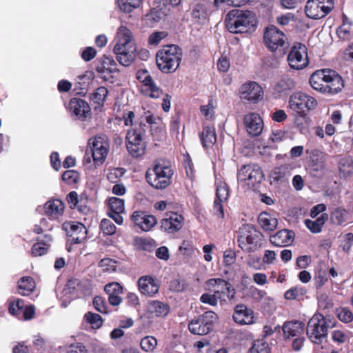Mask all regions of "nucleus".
Instances as JSON below:
<instances>
[{
    "mask_svg": "<svg viewBox=\"0 0 353 353\" xmlns=\"http://www.w3.org/2000/svg\"><path fill=\"white\" fill-rule=\"evenodd\" d=\"M174 170L171 163L165 159H158L145 172L148 183L156 190H164L172 183Z\"/></svg>",
    "mask_w": 353,
    "mask_h": 353,
    "instance_id": "f257e3e1",
    "label": "nucleus"
},
{
    "mask_svg": "<svg viewBox=\"0 0 353 353\" xmlns=\"http://www.w3.org/2000/svg\"><path fill=\"white\" fill-rule=\"evenodd\" d=\"M117 43L113 51L119 63L123 66L130 65L135 58L136 44L130 29L121 26L117 33Z\"/></svg>",
    "mask_w": 353,
    "mask_h": 353,
    "instance_id": "f03ea898",
    "label": "nucleus"
},
{
    "mask_svg": "<svg viewBox=\"0 0 353 353\" xmlns=\"http://www.w3.org/2000/svg\"><path fill=\"white\" fill-rule=\"evenodd\" d=\"M225 22L228 30L234 34L254 32L258 23L254 12L238 9L230 10Z\"/></svg>",
    "mask_w": 353,
    "mask_h": 353,
    "instance_id": "7ed1b4c3",
    "label": "nucleus"
},
{
    "mask_svg": "<svg viewBox=\"0 0 353 353\" xmlns=\"http://www.w3.org/2000/svg\"><path fill=\"white\" fill-rule=\"evenodd\" d=\"M149 126L140 121L128 131L125 137V145L128 152L133 158L142 157L146 151L147 143L145 141L146 131Z\"/></svg>",
    "mask_w": 353,
    "mask_h": 353,
    "instance_id": "20e7f679",
    "label": "nucleus"
},
{
    "mask_svg": "<svg viewBox=\"0 0 353 353\" xmlns=\"http://www.w3.org/2000/svg\"><path fill=\"white\" fill-rule=\"evenodd\" d=\"M182 49L177 45L163 46L156 54L158 68L164 73H172L179 67L182 59Z\"/></svg>",
    "mask_w": 353,
    "mask_h": 353,
    "instance_id": "39448f33",
    "label": "nucleus"
},
{
    "mask_svg": "<svg viewBox=\"0 0 353 353\" xmlns=\"http://www.w3.org/2000/svg\"><path fill=\"white\" fill-rule=\"evenodd\" d=\"M237 233L238 246L245 252L252 253L263 245L264 236L252 224H243Z\"/></svg>",
    "mask_w": 353,
    "mask_h": 353,
    "instance_id": "423d86ee",
    "label": "nucleus"
},
{
    "mask_svg": "<svg viewBox=\"0 0 353 353\" xmlns=\"http://www.w3.org/2000/svg\"><path fill=\"white\" fill-rule=\"evenodd\" d=\"M263 43L269 51L279 57L286 54L290 47L286 35L273 25H270L265 29Z\"/></svg>",
    "mask_w": 353,
    "mask_h": 353,
    "instance_id": "0eeeda50",
    "label": "nucleus"
},
{
    "mask_svg": "<svg viewBox=\"0 0 353 353\" xmlns=\"http://www.w3.org/2000/svg\"><path fill=\"white\" fill-rule=\"evenodd\" d=\"M335 326V321L330 316H324L316 313L309 320L307 325V335L314 343L319 344L327 335L329 328Z\"/></svg>",
    "mask_w": 353,
    "mask_h": 353,
    "instance_id": "6e6552de",
    "label": "nucleus"
},
{
    "mask_svg": "<svg viewBox=\"0 0 353 353\" xmlns=\"http://www.w3.org/2000/svg\"><path fill=\"white\" fill-rule=\"evenodd\" d=\"M88 144L94 165H102L110 151V143L107 137L96 135L88 140Z\"/></svg>",
    "mask_w": 353,
    "mask_h": 353,
    "instance_id": "1a4fd4ad",
    "label": "nucleus"
},
{
    "mask_svg": "<svg viewBox=\"0 0 353 353\" xmlns=\"http://www.w3.org/2000/svg\"><path fill=\"white\" fill-rule=\"evenodd\" d=\"M318 105L316 99L303 92H296L290 95L288 101L289 108L294 112L308 113L316 109Z\"/></svg>",
    "mask_w": 353,
    "mask_h": 353,
    "instance_id": "9d476101",
    "label": "nucleus"
},
{
    "mask_svg": "<svg viewBox=\"0 0 353 353\" xmlns=\"http://www.w3.org/2000/svg\"><path fill=\"white\" fill-rule=\"evenodd\" d=\"M216 314L212 311H207L188 323V329L193 334L206 335L212 331Z\"/></svg>",
    "mask_w": 353,
    "mask_h": 353,
    "instance_id": "9b49d317",
    "label": "nucleus"
},
{
    "mask_svg": "<svg viewBox=\"0 0 353 353\" xmlns=\"http://www.w3.org/2000/svg\"><path fill=\"white\" fill-rule=\"evenodd\" d=\"M287 61L290 67L294 70H301L307 66L309 61L306 46L300 42L294 43L288 53Z\"/></svg>",
    "mask_w": 353,
    "mask_h": 353,
    "instance_id": "f8f14e48",
    "label": "nucleus"
},
{
    "mask_svg": "<svg viewBox=\"0 0 353 353\" xmlns=\"http://www.w3.org/2000/svg\"><path fill=\"white\" fill-rule=\"evenodd\" d=\"M238 180L245 182L248 186L254 188L261 183L264 175L261 168L256 164L243 165L238 171Z\"/></svg>",
    "mask_w": 353,
    "mask_h": 353,
    "instance_id": "ddd939ff",
    "label": "nucleus"
},
{
    "mask_svg": "<svg viewBox=\"0 0 353 353\" xmlns=\"http://www.w3.org/2000/svg\"><path fill=\"white\" fill-rule=\"evenodd\" d=\"M159 229L168 234H174L179 232L185 224L184 216L173 211H168L164 213L163 217L160 220Z\"/></svg>",
    "mask_w": 353,
    "mask_h": 353,
    "instance_id": "4468645a",
    "label": "nucleus"
},
{
    "mask_svg": "<svg viewBox=\"0 0 353 353\" xmlns=\"http://www.w3.org/2000/svg\"><path fill=\"white\" fill-rule=\"evenodd\" d=\"M131 221L135 226L144 232H149L154 228L157 223V218L145 210H136L130 216Z\"/></svg>",
    "mask_w": 353,
    "mask_h": 353,
    "instance_id": "2eb2a0df",
    "label": "nucleus"
},
{
    "mask_svg": "<svg viewBox=\"0 0 353 353\" xmlns=\"http://www.w3.org/2000/svg\"><path fill=\"white\" fill-rule=\"evenodd\" d=\"M307 171L310 175L316 178H321L324 175L325 162L323 152L317 149L311 150Z\"/></svg>",
    "mask_w": 353,
    "mask_h": 353,
    "instance_id": "dca6fc26",
    "label": "nucleus"
},
{
    "mask_svg": "<svg viewBox=\"0 0 353 353\" xmlns=\"http://www.w3.org/2000/svg\"><path fill=\"white\" fill-rule=\"evenodd\" d=\"M330 6V4H325L323 0H308L305 7V12L310 19H321L332 10Z\"/></svg>",
    "mask_w": 353,
    "mask_h": 353,
    "instance_id": "f3484780",
    "label": "nucleus"
},
{
    "mask_svg": "<svg viewBox=\"0 0 353 353\" xmlns=\"http://www.w3.org/2000/svg\"><path fill=\"white\" fill-rule=\"evenodd\" d=\"M243 122L248 135L259 137L263 129V121L258 113L249 112L244 115Z\"/></svg>",
    "mask_w": 353,
    "mask_h": 353,
    "instance_id": "a211bd4d",
    "label": "nucleus"
},
{
    "mask_svg": "<svg viewBox=\"0 0 353 353\" xmlns=\"http://www.w3.org/2000/svg\"><path fill=\"white\" fill-rule=\"evenodd\" d=\"M137 285L140 293L148 297L154 296L160 288L159 280L152 275L141 276L137 281Z\"/></svg>",
    "mask_w": 353,
    "mask_h": 353,
    "instance_id": "6ab92c4d",
    "label": "nucleus"
},
{
    "mask_svg": "<svg viewBox=\"0 0 353 353\" xmlns=\"http://www.w3.org/2000/svg\"><path fill=\"white\" fill-rule=\"evenodd\" d=\"M68 108L70 111L80 121H84L90 118L91 108L88 102L80 98H72Z\"/></svg>",
    "mask_w": 353,
    "mask_h": 353,
    "instance_id": "aec40b11",
    "label": "nucleus"
},
{
    "mask_svg": "<svg viewBox=\"0 0 353 353\" xmlns=\"http://www.w3.org/2000/svg\"><path fill=\"white\" fill-rule=\"evenodd\" d=\"M240 94L242 99L256 103L262 99L263 91L258 83L249 81L241 85Z\"/></svg>",
    "mask_w": 353,
    "mask_h": 353,
    "instance_id": "412c9836",
    "label": "nucleus"
},
{
    "mask_svg": "<svg viewBox=\"0 0 353 353\" xmlns=\"http://www.w3.org/2000/svg\"><path fill=\"white\" fill-rule=\"evenodd\" d=\"M63 228L68 232L72 243L79 244L87 237V229L79 222L64 223Z\"/></svg>",
    "mask_w": 353,
    "mask_h": 353,
    "instance_id": "4be33fe9",
    "label": "nucleus"
},
{
    "mask_svg": "<svg viewBox=\"0 0 353 353\" xmlns=\"http://www.w3.org/2000/svg\"><path fill=\"white\" fill-rule=\"evenodd\" d=\"M295 87L294 79L288 74H283L274 85L273 94L276 98H281L288 95Z\"/></svg>",
    "mask_w": 353,
    "mask_h": 353,
    "instance_id": "5701e85b",
    "label": "nucleus"
},
{
    "mask_svg": "<svg viewBox=\"0 0 353 353\" xmlns=\"http://www.w3.org/2000/svg\"><path fill=\"white\" fill-rule=\"evenodd\" d=\"M327 75L325 94H334L338 93L344 87L342 77L336 71L331 69H327Z\"/></svg>",
    "mask_w": 353,
    "mask_h": 353,
    "instance_id": "b1692460",
    "label": "nucleus"
},
{
    "mask_svg": "<svg viewBox=\"0 0 353 353\" xmlns=\"http://www.w3.org/2000/svg\"><path fill=\"white\" fill-rule=\"evenodd\" d=\"M294 239V232L292 230L283 229L270 236V243L276 247H285L290 245Z\"/></svg>",
    "mask_w": 353,
    "mask_h": 353,
    "instance_id": "393cba45",
    "label": "nucleus"
},
{
    "mask_svg": "<svg viewBox=\"0 0 353 353\" xmlns=\"http://www.w3.org/2000/svg\"><path fill=\"white\" fill-rule=\"evenodd\" d=\"M65 210L63 202L58 199H50L44 205V211L50 219L56 220L63 215Z\"/></svg>",
    "mask_w": 353,
    "mask_h": 353,
    "instance_id": "a878e982",
    "label": "nucleus"
},
{
    "mask_svg": "<svg viewBox=\"0 0 353 353\" xmlns=\"http://www.w3.org/2000/svg\"><path fill=\"white\" fill-rule=\"evenodd\" d=\"M232 317L234 321L238 324H251L253 323V311L245 305L239 304L234 307Z\"/></svg>",
    "mask_w": 353,
    "mask_h": 353,
    "instance_id": "bb28decb",
    "label": "nucleus"
},
{
    "mask_svg": "<svg viewBox=\"0 0 353 353\" xmlns=\"http://www.w3.org/2000/svg\"><path fill=\"white\" fill-rule=\"evenodd\" d=\"M327 69L318 70L312 73L310 78L312 88L323 94H325V84L327 79Z\"/></svg>",
    "mask_w": 353,
    "mask_h": 353,
    "instance_id": "cd10ccee",
    "label": "nucleus"
},
{
    "mask_svg": "<svg viewBox=\"0 0 353 353\" xmlns=\"http://www.w3.org/2000/svg\"><path fill=\"white\" fill-rule=\"evenodd\" d=\"M31 248L30 254L32 257L41 256L47 254L50 248V243L52 241V236L50 234H46L43 239L37 238Z\"/></svg>",
    "mask_w": 353,
    "mask_h": 353,
    "instance_id": "c85d7f7f",
    "label": "nucleus"
},
{
    "mask_svg": "<svg viewBox=\"0 0 353 353\" xmlns=\"http://www.w3.org/2000/svg\"><path fill=\"white\" fill-rule=\"evenodd\" d=\"M292 166L290 164H283L275 167L270 173L269 177L272 182L282 183L288 181L291 175Z\"/></svg>",
    "mask_w": 353,
    "mask_h": 353,
    "instance_id": "c756f323",
    "label": "nucleus"
},
{
    "mask_svg": "<svg viewBox=\"0 0 353 353\" xmlns=\"http://www.w3.org/2000/svg\"><path fill=\"white\" fill-rule=\"evenodd\" d=\"M123 286L117 282L108 283L105 285L104 290L108 294V301L113 306L119 305L122 298Z\"/></svg>",
    "mask_w": 353,
    "mask_h": 353,
    "instance_id": "7c9ffc66",
    "label": "nucleus"
},
{
    "mask_svg": "<svg viewBox=\"0 0 353 353\" xmlns=\"http://www.w3.org/2000/svg\"><path fill=\"white\" fill-rule=\"evenodd\" d=\"M199 138L203 148L208 150L212 148L216 142V134L214 127L203 126Z\"/></svg>",
    "mask_w": 353,
    "mask_h": 353,
    "instance_id": "2f4dec72",
    "label": "nucleus"
},
{
    "mask_svg": "<svg viewBox=\"0 0 353 353\" xmlns=\"http://www.w3.org/2000/svg\"><path fill=\"white\" fill-rule=\"evenodd\" d=\"M305 324L300 321L285 322L283 325V332L285 338H290L302 334Z\"/></svg>",
    "mask_w": 353,
    "mask_h": 353,
    "instance_id": "473e14b6",
    "label": "nucleus"
},
{
    "mask_svg": "<svg viewBox=\"0 0 353 353\" xmlns=\"http://www.w3.org/2000/svg\"><path fill=\"white\" fill-rule=\"evenodd\" d=\"M141 83V92L143 94L154 99L159 98L163 95V91L156 85L151 76Z\"/></svg>",
    "mask_w": 353,
    "mask_h": 353,
    "instance_id": "72a5a7b5",
    "label": "nucleus"
},
{
    "mask_svg": "<svg viewBox=\"0 0 353 353\" xmlns=\"http://www.w3.org/2000/svg\"><path fill=\"white\" fill-rule=\"evenodd\" d=\"M147 311L150 314H154L157 317H164L169 313L170 306L167 303L153 300L148 302Z\"/></svg>",
    "mask_w": 353,
    "mask_h": 353,
    "instance_id": "f704fd0d",
    "label": "nucleus"
},
{
    "mask_svg": "<svg viewBox=\"0 0 353 353\" xmlns=\"http://www.w3.org/2000/svg\"><path fill=\"white\" fill-rule=\"evenodd\" d=\"M207 283L212 286H214L216 285L218 286H223V290H225L226 291L227 301H231L235 299L236 290L230 282L225 279L220 278L210 279L208 281Z\"/></svg>",
    "mask_w": 353,
    "mask_h": 353,
    "instance_id": "c9c22d12",
    "label": "nucleus"
},
{
    "mask_svg": "<svg viewBox=\"0 0 353 353\" xmlns=\"http://www.w3.org/2000/svg\"><path fill=\"white\" fill-rule=\"evenodd\" d=\"M258 223L264 231H273L278 225V220L272 214L263 212L258 216Z\"/></svg>",
    "mask_w": 353,
    "mask_h": 353,
    "instance_id": "e433bc0d",
    "label": "nucleus"
},
{
    "mask_svg": "<svg viewBox=\"0 0 353 353\" xmlns=\"http://www.w3.org/2000/svg\"><path fill=\"white\" fill-rule=\"evenodd\" d=\"M18 292L22 296H29L35 290V281L31 276H23L17 283Z\"/></svg>",
    "mask_w": 353,
    "mask_h": 353,
    "instance_id": "4c0bfd02",
    "label": "nucleus"
},
{
    "mask_svg": "<svg viewBox=\"0 0 353 353\" xmlns=\"http://www.w3.org/2000/svg\"><path fill=\"white\" fill-rule=\"evenodd\" d=\"M96 70L99 73H104L105 72L113 73L118 70L117 64L113 57L103 55V57L99 60Z\"/></svg>",
    "mask_w": 353,
    "mask_h": 353,
    "instance_id": "58836bf2",
    "label": "nucleus"
},
{
    "mask_svg": "<svg viewBox=\"0 0 353 353\" xmlns=\"http://www.w3.org/2000/svg\"><path fill=\"white\" fill-rule=\"evenodd\" d=\"M328 219V214L323 213L316 220L312 221L311 219H305L304 221L305 225L306 228L312 233L317 234L320 233L322 230V228Z\"/></svg>",
    "mask_w": 353,
    "mask_h": 353,
    "instance_id": "ea45409f",
    "label": "nucleus"
},
{
    "mask_svg": "<svg viewBox=\"0 0 353 353\" xmlns=\"http://www.w3.org/2000/svg\"><path fill=\"white\" fill-rule=\"evenodd\" d=\"M108 94V89L104 86H100L90 95V100L95 105L94 107L95 110L103 107Z\"/></svg>",
    "mask_w": 353,
    "mask_h": 353,
    "instance_id": "a19ab883",
    "label": "nucleus"
},
{
    "mask_svg": "<svg viewBox=\"0 0 353 353\" xmlns=\"http://www.w3.org/2000/svg\"><path fill=\"white\" fill-rule=\"evenodd\" d=\"M340 174L343 177L350 176L353 173V160L350 157H345L340 160L339 163Z\"/></svg>",
    "mask_w": 353,
    "mask_h": 353,
    "instance_id": "79ce46f5",
    "label": "nucleus"
},
{
    "mask_svg": "<svg viewBox=\"0 0 353 353\" xmlns=\"http://www.w3.org/2000/svg\"><path fill=\"white\" fill-rule=\"evenodd\" d=\"M26 305L23 299H17L9 303L8 311L12 316L21 318Z\"/></svg>",
    "mask_w": 353,
    "mask_h": 353,
    "instance_id": "37998d69",
    "label": "nucleus"
},
{
    "mask_svg": "<svg viewBox=\"0 0 353 353\" xmlns=\"http://www.w3.org/2000/svg\"><path fill=\"white\" fill-rule=\"evenodd\" d=\"M249 353H270V347L264 339L255 340L249 350Z\"/></svg>",
    "mask_w": 353,
    "mask_h": 353,
    "instance_id": "c03bdc74",
    "label": "nucleus"
},
{
    "mask_svg": "<svg viewBox=\"0 0 353 353\" xmlns=\"http://www.w3.org/2000/svg\"><path fill=\"white\" fill-rule=\"evenodd\" d=\"M83 319L94 329L100 328L103 322L102 317L99 314L92 312H86Z\"/></svg>",
    "mask_w": 353,
    "mask_h": 353,
    "instance_id": "a18cd8bd",
    "label": "nucleus"
},
{
    "mask_svg": "<svg viewBox=\"0 0 353 353\" xmlns=\"http://www.w3.org/2000/svg\"><path fill=\"white\" fill-rule=\"evenodd\" d=\"M157 345V340L154 336H146L140 341L141 348L146 352H152Z\"/></svg>",
    "mask_w": 353,
    "mask_h": 353,
    "instance_id": "49530a36",
    "label": "nucleus"
},
{
    "mask_svg": "<svg viewBox=\"0 0 353 353\" xmlns=\"http://www.w3.org/2000/svg\"><path fill=\"white\" fill-rule=\"evenodd\" d=\"M347 212L344 209L336 208L330 214V220L334 225H342L346 221Z\"/></svg>",
    "mask_w": 353,
    "mask_h": 353,
    "instance_id": "de8ad7c7",
    "label": "nucleus"
},
{
    "mask_svg": "<svg viewBox=\"0 0 353 353\" xmlns=\"http://www.w3.org/2000/svg\"><path fill=\"white\" fill-rule=\"evenodd\" d=\"M310 118L307 113L295 112L294 117V124L300 130H305L309 125Z\"/></svg>",
    "mask_w": 353,
    "mask_h": 353,
    "instance_id": "09e8293b",
    "label": "nucleus"
},
{
    "mask_svg": "<svg viewBox=\"0 0 353 353\" xmlns=\"http://www.w3.org/2000/svg\"><path fill=\"white\" fill-rule=\"evenodd\" d=\"M62 180L70 185H74L79 183L80 179L79 173L74 170L65 171L61 176Z\"/></svg>",
    "mask_w": 353,
    "mask_h": 353,
    "instance_id": "8fccbe9b",
    "label": "nucleus"
},
{
    "mask_svg": "<svg viewBox=\"0 0 353 353\" xmlns=\"http://www.w3.org/2000/svg\"><path fill=\"white\" fill-rule=\"evenodd\" d=\"M142 0H117L120 9L127 13L132 12L134 8H138Z\"/></svg>",
    "mask_w": 353,
    "mask_h": 353,
    "instance_id": "3c124183",
    "label": "nucleus"
},
{
    "mask_svg": "<svg viewBox=\"0 0 353 353\" xmlns=\"http://www.w3.org/2000/svg\"><path fill=\"white\" fill-rule=\"evenodd\" d=\"M110 212H123L125 210L124 200L117 197H110L108 201Z\"/></svg>",
    "mask_w": 353,
    "mask_h": 353,
    "instance_id": "603ef678",
    "label": "nucleus"
},
{
    "mask_svg": "<svg viewBox=\"0 0 353 353\" xmlns=\"http://www.w3.org/2000/svg\"><path fill=\"white\" fill-rule=\"evenodd\" d=\"M338 319L344 323H349L353 321L352 312L345 307H341L336 310Z\"/></svg>",
    "mask_w": 353,
    "mask_h": 353,
    "instance_id": "864d4df0",
    "label": "nucleus"
},
{
    "mask_svg": "<svg viewBox=\"0 0 353 353\" xmlns=\"http://www.w3.org/2000/svg\"><path fill=\"white\" fill-rule=\"evenodd\" d=\"M328 281L327 273L325 270L319 269L314 276V283L317 289L321 288Z\"/></svg>",
    "mask_w": 353,
    "mask_h": 353,
    "instance_id": "5fc2aeb1",
    "label": "nucleus"
},
{
    "mask_svg": "<svg viewBox=\"0 0 353 353\" xmlns=\"http://www.w3.org/2000/svg\"><path fill=\"white\" fill-rule=\"evenodd\" d=\"M229 196V188L225 183L221 182L216 186V200L226 202Z\"/></svg>",
    "mask_w": 353,
    "mask_h": 353,
    "instance_id": "6e6d98bb",
    "label": "nucleus"
},
{
    "mask_svg": "<svg viewBox=\"0 0 353 353\" xmlns=\"http://www.w3.org/2000/svg\"><path fill=\"white\" fill-rule=\"evenodd\" d=\"M336 34L341 40H350L352 36V26L341 24L336 30Z\"/></svg>",
    "mask_w": 353,
    "mask_h": 353,
    "instance_id": "4d7b16f0",
    "label": "nucleus"
},
{
    "mask_svg": "<svg viewBox=\"0 0 353 353\" xmlns=\"http://www.w3.org/2000/svg\"><path fill=\"white\" fill-rule=\"evenodd\" d=\"M100 228L103 233L106 235H112L116 232V226L110 219H103L101 222Z\"/></svg>",
    "mask_w": 353,
    "mask_h": 353,
    "instance_id": "13d9d810",
    "label": "nucleus"
},
{
    "mask_svg": "<svg viewBox=\"0 0 353 353\" xmlns=\"http://www.w3.org/2000/svg\"><path fill=\"white\" fill-rule=\"evenodd\" d=\"M303 295L302 288L294 287L287 290L284 294V297L288 301H299V296Z\"/></svg>",
    "mask_w": 353,
    "mask_h": 353,
    "instance_id": "bf43d9fd",
    "label": "nucleus"
},
{
    "mask_svg": "<svg viewBox=\"0 0 353 353\" xmlns=\"http://www.w3.org/2000/svg\"><path fill=\"white\" fill-rule=\"evenodd\" d=\"M151 135L154 141L161 142L165 139L166 132L162 127L151 128Z\"/></svg>",
    "mask_w": 353,
    "mask_h": 353,
    "instance_id": "052dcab7",
    "label": "nucleus"
},
{
    "mask_svg": "<svg viewBox=\"0 0 353 353\" xmlns=\"http://www.w3.org/2000/svg\"><path fill=\"white\" fill-rule=\"evenodd\" d=\"M247 1L248 0H214V5L216 7H219L221 5L240 7L244 5Z\"/></svg>",
    "mask_w": 353,
    "mask_h": 353,
    "instance_id": "680f3d73",
    "label": "nucleus"
},
{
    "mask_svg": "<svg viewBox=\"0 0 353 353\" xmlns=\"http://www.w3.org/2000/svg\"><path fill=\"white\" fill-rule=\"evenodd\" d=\"M353 245V233L349 232L344 235L341 246L345 252H349Z\"/></svg>",
    "mask_w": 353,
    "mask_h": 353,
    "instance_id": "e2e57ef3",
    "label": "nucleus"
},
{
    "mask_svg": "<svg viewBox=\"0 0 353 353\" xmlns=\"http://www.w3.org/2000/svg\"><path fill=\"white\" fill-rule=\"evenodd\" d=\"M93 305L94 308L99 312L105 314L108 312L107 306L104 299L99 296H97L93 299Z\"/></svg>",
    "mask_w": 353,
    "mask_h": 353,
    "instance_id": "0e129e2a",
    "label": "nucleus"
},
{
    "mask_svg": "<svg viewBox=\"0 0 353 353\" xmlns=\"http://www.w3.org/2000/svg\"><path fill=\"white\" fill-rule=\"evenodd\" d=\"M167 36L168 34L165 32H154L149 36L148 43L150 45H158Z\"/></svg>",
    "mask_w": 353,
    "mask_h": 353,
    "instance_id": "69168bd1",
    "label": "nucleus"
},
{
    "mask_svg": "<svg viewBox=\"0 0 353 353\" xmlns=\"http://www.w3.org/2000/svg\"><path fill=\"white\" fill-rule=\"evenodd\" d=\"M332 339L338 344H343L347 341L348 336L344 332L336 330L332 332Z\"/></svg>",
    "mask_w": 353,
    "mask_h": 353,
    "instance_id": "338daca9",
    "label": "nucleus"
},
{
    "mask_svg": "<svg viewBox=\"0 0 353 353\" xmlns=\"http://www.w3.org/2000/svg\"><path fill=\"white\" fill-rule=\"evenodd\" d=\"M224 201H221L214 199L213 205V213L218 219H224V209L223 203Z\"/></svg>",
    "mask_w": 353,
    "mask_h": 353,
    "instance_id": "774afa93",
    "label": "nucleus"
}]
</instances>
